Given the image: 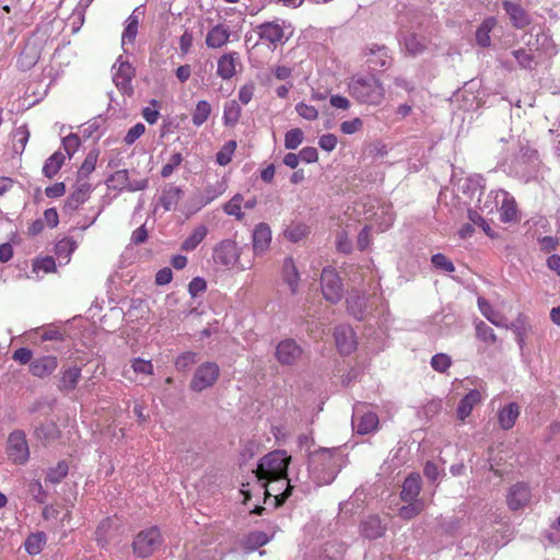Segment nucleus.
<instances>
[{"label":"nucleus","mask_w":560,"mask_h":560,"mask_svg":"<svg viewBox=\"0 0 560 560\" xmlns=\"http://www.w3.org/2000/svg\"><path fill=\"white\" fill-rule=\"evenodd\" d=\"M240 60V55L236 51H231L222 55L218 59L217 74L222 80H230L236 73V63Z\"/></svg>","instance_id":"5701e85b"},{"label":"nucleus","mask_w":560,"mask_h":560,"mask_svg":"<svg viewBox=\"0 0 560 560\" xmlns=\"http://www.w3.org/2000/svg\"><path fill=\"white\" fill-rule=\"evenodd\" d=\"M291 456L283 450L272 451L262 456L257 465L256 477L258 481L281 479L288 477Z\"/></svg>","instance_id":"20e7f679"},{"label":"nucleus","mask_w":560,"mask_h":560,"mask_svg":"<svg viewBox=\"0 0 560 560\" xmlns=\"http://www.w3.org/2000/svg\"><path fill=\"white\" fill-rule=\"evenodd\" d=\"M80 378L81 368L72 365L60 371L57 386L61 392H72L77 388Z\"/></svg>","instance_id":"393cba45"},{"label":"nucleus","mask_w":560,"mask_h":560,"mask_svg":"<svg viewBox=\"0 0 560 560\" xmlns=\"http://www.w3.org/2000/svg\"><path fill=\"white\" fill-rule=\"evenodd\" d=\"M45 544H46V534L43 532H37L34 534H31L26 538L24 546H25V550L27 551V553L35 556V555H38L43 550Z\"/></svg>","instance_id":"37998d69"},{"label":"nucleus","mask_w":560,"mask_h":560,"mask_svg":"<svg viewBox=\"0 0 560 560\" xmlns=\"http://www.w3.org/2000/svg\"><path fill=\"white\" fill-rule=\"evenodd\" d=\"M483 396L479 389H470L459 401L457 406V417L459 420L464 421L468 418L475 408V406L479 405L482 400Z\"/></svg>","instance_id":"a878e982"},{"label":"nucleus","mask_w":560,"mask_h":560,"mask_svg":"<svg viewBox=\"0 0 560 560\" xmlns=\"http://www.w3.org/2000/svg\"><path fill=\"white\" fill-rule=\"evenodd\" d=\"M271 242V229L267 223H259L253 231V249L256 255L265 253Z\"/></svg>","instance_id":"b1692460"},{"label":"nucleus","mask_w":560,"mask_h":560,"mask_svg":"<svg viewBox=\"0 0 560 560\" xmlns=\"http://www.w3.org/2000/svg\"><path fill=\"white\" fill-rule=\"evenodd\" d=\"M476 327V336L479 340L487 342V343H495L497 342V335L494 334V330L488 326L485 322L479 320L475 325Z\"/></svg>","instance_id":"3c124183"},{"label":"nucleus","mask_w":560,"mask_h":560,"mask_svg":"<svg viewBox=\"0 0 560 560\" xmlns=\"http://www.w3.org/2000/svg\"><path fill=\"white\" fill-rule=\"evenodd\" d=\"M402 44L406 51L413 57L423 54L427 49L424 37L415 33L405 35L402 38Z\"/></svg>","instance_id":"72a5a7b5"},{"label":"nucleus","mask_w":560,"mask_h":560,"mask_svg":"<svg viewBox=\"0 0 560 560\" xmlns=\"http://www.w3.org/2000/svg\"><path fill=\"white\" fill-rule=\"evenodd\" d=\"M320 289L323 296L331 304H337L343 295V284L335 268L327 266L320 275Z\"/></svg>","instance_id":"423d86ee"},{"label":"nucleus","mask_w":560,"mask_h":560,"mask_svg":"<svg viewBox=\"0 0 560 560\" xmlns=\"http://www.w3.org/2000/svg\"><path fill=\"white\" fill-rule=\"evenodd\" d=\"M40 339H42L43 342L52 341V342L56 343V345H54L51 347L48 346V345L43 346V350L45 352H50V351L59 352V351H61L59 345L63 341V337H62V334L59 330L51 329V328L46 329L43 332V335L40 336Z\"/></svg>","instance_id":"09e8293b"},{"label":"nucleus","mask_w":560,"mask_h":560,"mask_svg":"<svg viewBox=\"0 0 560 560\" xmlns=\"http://www.w3.org/2000/svg\"><path fill=\"white\" fill-rule=\"evenodd\" d=\"M112 71L113 82L116 88L121 93L131 95L133 93L131 81L135 77V68L128 61H124L120 56L113 66Z\"/></svg>","instance_id":"9b49d317"},{"label":"nucleus","mask_w":560,"mask_h":560,"mask_svg":"<svg viewBox=\"0 0 560 560\" xmlns=\"http://www.w3.org/2000/svg\"><path fill=\"white\" fill-rule=\"evenodd\" d=\"M91 192V185L83 183L77 187V189L67 198L65 202V211L72 212L77 210L82 203H84Z\"/></svg>","instance_id":"c85d7f7f"},{"label":"nucleus","mask_w":560,"mask_h":560,"mask_svg":"<svg viewBox=\"0 0 560 560\" xmlns=\"http://www.w3.org/2000/svg\"><path fill=\"white\" fill-rule=\"evenodd\" d=\"M365 56H368V63L373 69H386L392 63V57L389 56V50L384 45L378 44H370L365 48Z\"/></svg>","instance_id":"f3484780"},{"label":"nucleus","mask_w":560,"mask_h":560,"mask_svg":"<svg viewBox=\"0 0 560 560\" xmlns=\"http://www.w3.org/2000/svg\"><path fill=\"white\" fill-rule=\"evenodd\" d=\"M348 313L358 320H363L368 314V300L364 293L351 291L346 300Z\"/></svg>","instance_id":"412c9836"},{"label":"nucleus","mask_w":560,"mask_h":560,"mask_svg":"<svg viewBox=\"0 0 560 560\" xmlns=\"http://www.w3.org/2000/svg\"><path fill=\"white\" fill-rule=\"evenodd\" d=\"M183 190L179 187L170 186L162 191L160 203L165 211L175 209L183 197Z\"/></svg>","instance_id":"e433bc0d"},{"label":"nucleus","mask_w":560,"mask_h":560,"mask_svg":"<svg viewBox=\"0 0 560 560\" xmlns=\"http://www.w3.org/2000/svg\"><path fill=\"white\" fill-rule=\"evenodd\" d=\"M296 113L306 120H315L318 117V110L308 104L303 102L295 105Z\"/></svg>","instance_id":"e2e57ef3"},{"label":"nucleus","mask_w":560,"mask_h":560,"mask_svg":"<svg viewBox=\"0 0 560 560\" xmlns=\"http://www.w3.org/2000/svg\"><path fill=\"white\" fill-rule=\"evenodd\" d=\"M140 8H136L133 12L128 16L126 20V26L121 35V43L122 45L126 44V42L132 43L138 34V26H139V20L141 12L139 11Z\"/></svg>","instance_id":"c9c22d12"},{"label":"nucleus","mask_w":560,"mask_h":560,"mask_svg":"<svg viewBox=\"0 0 560 560\" xmlns=\"http://www.w3.org/2000/svg\"><path fill=\"white\" fill-rule=\"evenodd\" d=\"M231 28L225 23H219L209 28L205 43L208 48L220 49L225 46L231 37Z\"/></svg>","instance_id":"a211bd4d"},{"label":"nucleus","mask_w":560,"mask_h":560,"mask_svg":"<svg viewBox=\"0 0 560 560\" xmlns=\"http://www.w3.org/2000/svg\"><path fill=\"white\" fill-rule=\"evenodd\" d=\"M304 133L300 128H293L285 132L284 147L288 150L296 149L303 141Z\"/></svg>","instance_id":"5fc2aeb1"},{"label":"nucleus","mask_w":560,"mask_h":560,"mask_svg":"<svg viewBox=\"0 0 560 560\" xmlns=\"http://www.w3.org/2000/svg\"><path fill=\"white\" fill-rule=\"evenodd\" d=\"M69 466L66 460H60L55 467H50L46 472L45 483L58 485L68 475Z\"/></svg>","instance_id":"ea45409f"},{"label":"nucleus","mask_w":560,"mask_h":560,"mask_svg":"<svg viewBox=\"0 0 560 560\" xmlns=\"http://www.w3.org/2000/svg\"><path fill=\"white\" fill-rule=\"evenodd\" d=\"M145 131V126L142 122H138L132 126L124 138V142L127 145L133 144Z\"/></svg>","instance_id":"69168bd1"},{"label":"nucleus","mask_w":560,"mask_h":560,"mask_svg":"<svg viewBox=\"0 0 560 560\" xmlns=\"http://www.w3.org/2000/svg\"><path fill=\"white\" fill-rule=\"evenodd\" d=\"M96 161H97V153L90 152L85 156V159L79 170V176H81V177L89 176L95 170Z\"/></svg>","instance_id":"680f3d73"},{"label":"nucleus","mask_w":560,"mask_h":560,"mask_svg":"<svg viewBox=\"0 0 560 560\" xmlns=\"http://www.w3.org/2000/svg\"><path fill=\"white\" fill-rule=\"evenodd\" d=\"M452 364L451 358L445 353L434 354L431 359V366L434 371L444 373Z\"/></svg>","instance_id":"bf43d9fd"},{"label":"nucleus","mask_w":560,"mask_h":560,"mask_svg":"<svg viewBox=\"0 0 560 560\" xmlns=\"http://www.w3.org/2000/svg\"><path fill=\"white\" fill-rule=\"evenodd\" d=\"M478 307L480 313L494 326L508 327L504 316L495 311L492 305L483 298H478Z\"/></svg>","instance_id":"2f4dec72"},{"label":"nucleus","mask_w":560,"mask_h":560,"mask_svg":"<svg viewBox=\"0 0 560 560\" xmlns=\"http://www.w3.org/2000/svg\"><path fill=\"white\" fill-rule=\"evenodd\" d=\"M421 490V477L419 474H410L404 481L400 499L404 502H411L418 500Z\"/></svg>","instance_id":"bb28decb"},{"label":"nucleus","mask_w":560,"mask_h":560,"mask_svg":"<svg viewBox=\"0 0 560 560\" xmlns=\"http://www.w3.org/2000/svg\"><path fill=\"white\" fill-rule=\"evenodd\" d=\"M500 210V219L503 222H515L517 221V207L514 198L504 190V196H502Z\"/></svg>","instance_id":"7c9ffc66"},{"label":"nucleus","mask_w":560,"mask_h":560,"mask_svg":"<svg viewBox=\"0 0 560 560\" xmlns=\"http://www.w3.org/2000/svg\"><path fill=\"white\" fill-rule=\"evenodd\" d=\"M207 228L205 225L197 226L192 233L182 243V249L186 252L194 250L206 237Z\"/></svg>","instance_id":"a18cd8bd"},{"label":"nucleus","mask_w":560,"mask_h":560,"mask_svg":"<svg viewBox=\"0 0 560 560\" xmlns=\"http://www.w3.org/2000/svg\"><path fill=\"white\" fill-rule=\"evenodd\" d=\"M58 366V359L54 354H44L34 359L30 364V372L36 377L51 375Z\"/></svg>","instance_id":"aec40b11"},{"label":"nucleus","mask_w":560,"mask_h":560,"mask_svg":"<svg viewBox=\"0 0 560 560\" xmlns=\"http://www.w3.org/2000/svg\"><path fill=\"white\" fill-rule=\"evenodd\" d=\"M236 148L235 141H229L215 155L219 165H226L231 162L233 152Z\"/></svg>","instance_id":"4d7b16f0"},{"label":"nucleus","mask_w":560,"mask_h":560,"mask_svg":"<svg viewBox=\"0 0 560 560\" xmlns=\"http://www.w3.org/2000/svg\"><path fill=\"white\" fill-rule=\"evenodd\" d=\"M241 248L233 240L226 238L221 241L213 248V260L217 265H221L228 269L235 267L240 262Z\"/></svg>","instance_id":"1a4fd4ad"},{"label":"nucleus","mask_w":560,"mask_h":560,"mask_svg":"<svg viewBox=\"0 0 560 560\" xmlns=\"http://www.w3.org/2000/svg\"><path fill=\"white\" fill-rule=\"evenodd\" d=\"M348 88L350 95L362 104L380 105L385 97V89L374 75L353 77Z\"/></svg>","instance_id":"7ed1b4c3"},{"label":"nucleus","mask_w":560,"mask_h":560,"mask_svg":"<svg viewBox=\"0 0 560 560\" xmlns=\"http://www.w3.org/2000/svg\"><path fill=\"white\" fill-rule=\"evenodd\" d=\"M468 219L474 225L479 226L487 235L491 236L490 224L485 220V218L478 211L469 210Z\"/></svg>","instance_id":"0e129e2a"},{"label":"nucleus","mask_w":560,"mask_h":560,"mask_svg":"<svg viewBox=\"0 0 560 560\" xmlns=\"http://www.w3.org/2000/svg\"><path fill=\"white\" fill-rule=\"evenodd\" d=\"M244 201V197L242 194H235L224 206L223 211L228 215L234 217L237 221H242L245 217V213L242 211V203Z\"/></svg>","instance_id":"79ce46f5"},{"label":"nucleus","mask_w":560,"mask_h":560,"mask_svg":"<svg viewBox=\"0 0 560 560\" xmlns=\"http://www.w3.org/2000/svg\"><path fill=\"white\" fill-rule=\"evenodd\" d=\"M302 354V347L294 339L287 338L277 345L275 357L281 365H294Z\"/></svg>","instance_id":"f8f14e48"},{"label":"nucleus","mask_w":560,"mask_h":560,"mask_svg":"<svg viewBox=\"0 0 560 560\" xmlns=\"http://www.w3.org/2000/svg\"><path fill=\"white\" fill-rule=\"evenodd\" d=\"M532 490L524 482L511 486L506 494V503L510 510L518 511L528 506L532 502Z\"/></svg>","instance_id":"2eb2a0df"},{"label":"nucleus","mask_w":560,"mask_h":560,"mask_svg":"<svg viewBox=\"0 0 560 560\" xmlns=\"http://www.w3.org/2000/svg\"><path fill=\"white\" fill-rule=\"evenodd\" d=\"M407 503V505L401 506L398 511V515L404 520H412L423 510V502L421 500H415Z\"/></svg>","instance_id":"603ef678"},{"label":"nucleus","mask_w":560,"mask_h":560,"mask_svg":"<svg viewBox=\"0 0 560 560\" xmlns=\"http://www.w3.org/2000/svg\"><path fill=\"white\" fill-rule=\"evenodd\" d=\"M183 160H184V158H183L182 153H179V152L173 153L170 156L168 162L162 167L161 176L163 178L170 177L173 174L174 170L182 164Z\"/></svg>","instance_id":"13d9d810"},{"label":"nucleus","mask_w":560,"mask_h":560,"mask_svg":"<svg viewBox=\"0 0 560 560\" xmlns=\"http://www.w3.org/2000/svg\"><path fill=\"white\" fill-rule=\"evenodd\" d=\"M210 114H211V105L209 104V102H207L205 100L199 101L196 104V108L192 113V118H191L192 124L196 127H200L208 120Z\"/></svg>","instance_id":"de8ad7c7"},{"label":"nucleus","mask_w":560,"mask_h":560,"mask_svg":"<svg viewBox=\"0 0 560 560\" xmlns=\"http://www.w3.org/2000/svg\"><path fill=\"white\" fill-rule=\"evenodd\" d=\"M431 262L436 269H441L445 272H453L455 270L454 264L441 253L434 254L431 257Z\"/></svg>","instance_id":"052dcab7"},{"label":"nucleus","mask_w":560,"mask_h":560,"mask_svg":"<svg viewBox=\"0 0 560 560\" xmlns=\"http://www.w3.org/2000/svg\"><path fill=\"white\" fill-rule=\"evenodd\" d=\"M260 482L261 488L265 489V494L273 497L277 505L282 504L292 493L293 486L288 477Z\"/></svg>","instance_id":"4468645a"},{"label":"nucleus","mask_w":560,"mask_h":560,"mask_svg":"<svg viewBox=\"0 0 560 560\" xmlns=\"http://www.w3.org/2000/svg\"><path fill=\"white\" fill-rule=\"evenodd\" d=\"M7 453L18 465H24L30 458V448L23 431H14L9 435Z\"/></svg>","instance_id":"9d476101"},{"label":"nucleus","mask_w":560,"mask_h":560,"mask_svg":"<svg viewBox=\"0 0 560 560\" xmlns=\"http://www.w3.org/2000/svg\"><path fill=\"white\" fill-rule=\"evenodd\" d=\"M220 376V368L215 362H205L200 364L189 383V388L192 392L201 393L202 390L212 387Z\"/></svg>","instance_id":"0eeeda50"},{"label":"nucleus","mask_w":560,"mask_h":560,"mask_svg":"<svg viewBox=\"0 0 560 560\" xmlns=\"http://www.w3.org/2000/svg\"><path fill=\"white\" fill-rule=\"evenodd\" d=\"M121 534V521L115 516L103 518L96 527L95 540L102 548H107L112 542L118 541Z\"/></svg>","instance_id":"6e6552de"},{"label":"nucleus","mask_w":560,"mask_h":560,"mask_svg":"<svg viewBox=\"0 0 560 560\" xmlns=\"http://www.w3.org/2000/svg\"><path fill=\"white\" fill-rule=\"evenodd\" d=\"M364 405L357 404L353 407L352 427L359 434H369L377 428L378 417L374 412H364Z\"/></svg>","instance_id":"ddd939ff"},{"label":"nucleus","mask_w":560,"mask_h":560,"mask_svg":"<svg viewBox=\"0 0 560 560\" xmlns=\"http://www.w3.org/2000/svg\"><path fill=\"white\" fill-rule=\"evenodd\" d=\"M510 176L524 182L536 179L540 170L538 152L527 145H520L518 152L502 164Z\"/></svg>","instance_id":"f03ea898"},{"label":"nucleus","mask_w":560,"mask_h":560,"mask_svg":"<svg viewBox=\"0 0 560 560\" xmlns=\"http://www.w3.org/2000/svg\"><path fill=\"white\" fill-rule=\"evenodd\" d=\"M65 162V155L57 151L52 155H50L44 163L43 174L47 178H52L61 168Z\"/></svg>","instance_id":"a19ab883"},{"label":"nucleus","mask_w":560,"mask_h":560,"mask_svg":"<svg viewBox=\"0 0 560 560\" xmlns=\"http://www.w3.org/2000/svg\"><path fill=\"white\" fill-rule=\"evenodd\" d=\"M27 492L33 500L39 504H44L48 500V492L44 489L43 483L38 479L28 482Z\"/></svg>","instance_id":"8fccbe9b"},{"label":"nucleus","mask_w":560,"mask_h":560,"mask_svg":"<svg viewBox=\"0 0 560 560\" xmlns=\"http://www.w3.org/2000/svg\"><path fill=\"white\" fill-rule=\"evenodd\" d=\"M269 541V536L264 532H253L248 535L247 544L250 549H256L266 545Z\"/></svg>","instance_id":"774afa93"},{"label":"nucleus","mask_w":560,"mask_h":560,"mask_svg":"<svg viewBox=\"0 0 560 560\" xmlns=\"http://www.w3.org/2000/svg\"><path fill=\"white\" fill-rule=\"evenodd\" d=\"M341 466L342 457L337 448H320L310 455V477L318 487L331 483Z\"/></svg>","instance_id":"f257e3e1"},{"label":"nucleus","mask_w":560,"mask_h":560,"mask_svg":"<svg viewBox=\"0 0 560 560\" xmlns=\"http://www.w3.org/2000/svg\"><path fill=\"white\" fill-rule=\"evenodd\" d=\"M512 55L514 56L521 68L528 70L534 68L535 59L533 54H530L528 50L520 48L513 50Z\"/></svg>","instance_id":"6e6d98bb"},{"label":"nucleus","mask_w":560,"mask_h":560,"mask_svg":"<svg viewBox=\"0 0 560 560\" xmlns=\"http://www.w3.org/2000/svg\"><path fill=\"white\" fill-rule=\"evenodd\" d=\"M502 7L515 28L522 30L532 23L529 14L520 4L506 0Z\"/></svg>","instance_id":"4be33fe9"},{"label":"nucleus","mask_w":560,"mask_h":560,"mask_svg":"<svg viewBox=\"0 0 560 560\" xmlns=\"http://www.w3.org/2000/svg\"><path fill=\"white\" fill-rule=\"evenodd\" d=\"M77 248V243L70 238L65 237L60 240L55 246V254L60 264L66 265L70 261L71 254Z\"/></svg>","instance_id":"58836bf2"},{"label":"nucleus","mask_w":560,"mask_h":560,"mask_svg":"<svg viewBox=\"0 0 560 560\" xmlns=\"http://www.w3.org/2000/svg\"><path fill=\"white\" fill-rule=\"evenodd\" d=\"M164 539L158 526L140 530L133 538L132 552L138 558L153 556L163 545Z\"/></svg>","instance_id":"39448f33"},{"label":"nucleus","mask_w":560,"mask_h":560,"mask_svg":"<svg viewBox=\"0 0 560 560\" xmlns=\"http://www.w3.org/2000/svg\"><path fill=\"white\" fill-rule=\"evenodd\" d=\"M242 114L240 104L235 101H229L224 104L223 120L226 126H234Z\"/></svg>","instance_id":"49530a36"},{"label":"nucleus","mask_w":560,"mask_h":560,"mask_svg":"<svg viewBox=\"0 0 560 560\" xmlns=\"http://www.w3.org/2000/svg\"><path fill=\"white\" fill-rule=\"evenodd\" d=\"M198 361V353L192 351H187L178 355L175 360V368L178 371H187Z\"/></svg>","instance_id":"864d4df0"},{"label":"nucleus","mask_w":560,"mask_h":560,"mask_svg":"<svg viewBox=\"0 0 560 560\" xmlns=\"http://www.w3.org/2000/svg\"><path fill=\"white\" fill-rule=\"evenodd\" d=\"M283 279L289 285L291 292H298L300 275L292 257H287L282 266Z\"/></svg>","instance_id":"473e14b6"},{"label":"nucleus","mask_w":560,"mask_h":560,"mask_svg":"<svg viewBox=\"0 0 560 560\" xmlns=\"http://www.w3.org/2000/svg\"><path fill=\"white\" fill-rule=\"evenodd\" d=\"M520 406L516 402H510L498 412V422L502 430H510L514 427L518 416Z\"/></svg>","instance_id":"cd10ccee"},{"label":"nucleus","mask_w":560,"mask_h":560,"mask_svg":"<svg viewBox=\"0 0 560 560\" xmlns=\"http://www.w3.org/2000/svg\"><path fill=\"white\" fill-rule=\"evenodd\" d=\"M80 144L81 140L75 133H70L62 140L63 149L70 158L75 153Z\"/></svg>","instance_id":"338daca9"},{"label":"nucleus","mask_w":560,"mask_h":560,"mask_svg":"<svg viewBox=\"0 0 560 560\" xmlns=\"http://www.w3.org/2000/svg\"><path fill=\"white\" fill-rule=\"evenodd\" d=\"M497 24V20L492 16L487 18L478 26L476 31V42L481 47H489L491 44L490 32Z\"/></svg>","instance_id":"4c0bfd02"},{"label":"nucleus","mask_w":560,"mask_h":560,"mask_svg":"<svg viewBox=\"0 0 560 560\" xmlns=\"http://www.w3.org/2000/svg\"><path fill=\"white\" fill-rule=\"evenodd\" d=\"M502 196H504V190L500 189V190H490L486 195L485 199L479 197V199H478L479 206L478 207L481 210V212H483L486 214H491L495 210H499V203L501 201Z\"/></svg>","instance_id":"f704fd0d"},{"label":"nucleus","mask_w":560,"mask_h":560,"mask_svg":"<svg viewBox=\"0 0 560 560\" xmlns=\"http://www.w3.org/2000/svg\"><path fill=\"white\" fill-rule=\"evenodd\" d=\"M334 337L340 354L348 355L355 350V334L349 325L337 326L334 331Z\"/></svg>","instance_id":"dca6fc26"},{"label":"nucleus","mask_w":560,"mask_h":560,"mask_svg":"<svg viewBox=\"0 0 560 560\" xmlns=\"http://www.w3.org/2000/svg\"><path fill=\"white\" fill-rule=\"evenodd\" d=\"M259 39L271 45L283 43L284 30L278 21L264 22L256 27Z\"/></svg>","instance_id":"6ab92c4d"},{"label":"nucleus","mask_w":560,"mask_h":560,"mask_svg":"<svg viewBox=\"0 0 560 560\" xmlns=\"http://www.w3.org/2000/svg\"><path fill=\"white\" fill-rule=\"evenodd\" d=\"M361 533L368 539H376L384 535L385 527L376 515H370L361 523Z\"/></svg>","instance_id":"c756f323"},{"label":"nucleus","mask_w":560,"mask_h":560,"mask_svg":"<svg viewBox=\"0 0 560 560\" xmlns=\"http://www.w3.org/2000/svg\"><path fill=\"white\" fill-rule=\"evenodd\" d=\"M109 188L122 191L127 190L129 185V173L127 170H118L113 173L106 180Z\"/></svg>","instance_id":"c03bdc74"}]
</instances>
